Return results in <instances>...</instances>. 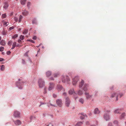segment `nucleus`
Listing matches in <instances>:
<instances>
[{"label": "nucleus", "mask_w": 126, "mask_h": 126, "mask_svg": "<svg viewBox=\"0 0 126 126\" xmlns=\"http://www.w3.org/2000/svg\"><path fill=\"white\" fill-rule=\"evenodd\" d=\"M88 86L87 84H85L84 85L83 88V90L85 92V94L86 95V97L87 99L90 98L92 96V95H90L89 93L86 92L88 90Z\"/></svg>", "instance_id": "nucleus-1"}, {"label": "nucleus", "mask_w": 126, "mask_h": 126, "mask_svg": "<svg viewBox=\"0 0 126 126\" xmlns=\"http://www.w3.org/2000/svg\"><path fill=\"white\" fill-rule=\"evenodd\" d=\"M62 82L63 83H66L67 84H69L70 83V79L69 77L66 76L62 77Z\"/></svg>", "instance_id": "nucleus-2"}, {"label": "nucleus", "mask_w": 126, "mask_h": 126, "mask_svg": "<svg viewBox=\"0 0 126 126\" xmlns=\"http://www.w3.org/2000/svg\"><path fill=\"white\" fill-rule=\"evenodd\" d=\"M45 82L44 80L42 79H39L38 81V84L39 87L41 88L45 86Z\"/></svg>", "instance_id": "nucleus-3"}, {"label": "nucleus", "mask_w": 126, "mask_h": 126, "mask_svg": "<svg viewBox=\"0 0 126 126\" xmlns=\"http://www.w3.org/2000/svg\"><path fill=\"white\" fill-rule=\"evenodd\" d=\"M110 110L107 111L106 112L107 113H105L104 115V118L107 121L109 120L110 119V116L108 113L110 112Z\"/></svg>", "instance_id": "nucleus-4"}, {"label": "nucleus", "mask_w": 126, "mask_h": 126, "mask_svg": "<svg viewBox=\"0 0 126 126\" xmlns=\"http://www.w3.org/2000/svg\"><path fill=\"white\" fill-rule=\"evenodd\" d=\"M79 79L78 76H75L73 79L72 84L73 85H75L77 84Z\"/></svg>", "instance_id": "nucleus-5"}, {"label": "nucleus", "mask_w": 126, "mask_h": 126, "mask_svg": "<svg viewBox=\"0 0 126 126\" xmlns=\"http://www.w3.org/2000/svg\"><path fill=\"white\" fill-rule=\"evenodd\" d=\"M56 103L57 105L61 107L63 105V103L62 100L60 99H58L56 100Z\"/></svg>", "instance_id": "nucleus-6"}, {"label": "nucleus", "mask_w": 126, "mask_h": 126, "mask_svg": "<svg viewBox=\"0 0 126 126\" xmlns=\"http://www.w3.org/2000/svg\"><path fill=\"white\" fill-rule=\"evenodd\" d=\"M70 103V101L69 98L68 97H66L65 101V106L67 107L69 106Z\"/></svg>", "instance_id": "nucleus-7"}, {"label": "nucleus", "mask_w": 126, "mask_h": 126, "mask_svg": "<svg viewBox=\"0 0 126 126\" xmlns=\"http://www.w3.org/2000/svg\"><path fill=\"white\" fill-rule=\"evenodd\" d=\"M69 94L70 95H72L73 94L74 96H75L76 94L78 95L79 94V92H78L77 93H75L73 89H71L69 90L68 92Z\"/></svg>", "instance_id": "nucleus-8"}, {"label": "nucleus", "mask_w": 126, "mask_h": 126, "mask_svg": "<svg viewBox=\"0 0 126 126\" xmlns=\"http://www.w3.org/2000/svg\"><path fill=\"white\" fill-rule=\"evenodd\" d=\"M54 84L52 82H50L49 83V85L48 88V90L51 91L54 88Z\"/></svg>", "instance_id": "nucleus-9"}, {"label": "nucleus", "mask_w": 126, "mask_h": 126, "mask_svg": "<svg viewBox=\"0 0 126 126\" xmlns=\"http://www.w3.org/2000/svg\"><path fill=\"white\" fill-rule=\"evenodd\" d=\"M57 89L58 91H60L62 90L63 91H64L65 89L63 88V87L61 85H58L57 87Z\"/></svg>", "instance_id": "nucleus-10"}, {"label": "nucleus", "mask_w": 126, "mask_h": 126, "mask_svg": "<svg viewBox=\"0 0 126 126\" xmlns=\"http://www.w3.org/2000/svg\"><path fill=\"white\" fill-rule=\"evenodd\" d=\"M111 98H112L114 97H116V99L117 100H118V95L116 93H112L110 95V96Z\"/></svg>", "instance_id": "nucleus-11"}, {"label": "nucleus", "mask_w": 126, "mask_h": 126, "mask_svg": "<svg viewBox=\"0 0 126 126\" xmlns=\"http://www.w3.org/2000/svg\"><path fill=\"white\" fill-rule=\"evenodd\" d=\"M79 116L80 119L81 120H83L84 119L85 117H86V115L85 114L80 113L79 114Z\"/></svg>", "instance_id": "nucleus-12"}, {"label": "nucleus", "mask_w": 126, "mask_h": 126, "mask_svg": "<svg viewBox=\"0 0 126 126\" xmlns=\"http://www.w3.org/2000/svg\"><path fill=\"white\" fill-rule=\"evenodd\" d=\"M20 114V113L16 111H15L13 114L14 116L15 117H19Z\"/></svg>", "instance_id": "nucleus-13"}, {"label": "nucleus", "mask_w": 126, "mask_h": 126, "mask_svg": "<svg viewBox=\"0 0 126 126\" xmlns=\"http://www.w3.org/2000/svg\"><path fill=\"white\" fill-rule=\"evenodd\" d=\"M15 124L16 125H19L21 124V122L19 120H17L14 121Z\"/></svg>", "instance_id": "nucleus-14"}, {"label": "nucleus", "mask_w": 126, "mask_h": 126, "mask_svg": "<svg viewBox=\"0 0 126 126\" xmlns=\"http://www.w3.org/2000/svg\"><path fill=\"white\" fill-rule=\"evenodd\" d=\"M4 4L3 8L4 9L6 10L8 7L9 5L8 3L6 2L4 3Z\"/></svg>", "instance_id": "nucleus-15"}, {"label": "nucleus", "mask_w": 126, "mask_h": 126, "mask_svg": "<svg viewBox=\"0 0 126 126\" xmlns=\"http://www.w3.org/2000/svg\"><path fill=\"white\" fill-rule=\"evenodd\" d=\"M22 84V83H20L19 82H17L16 83V85L17 87H18V88L19 89H21L22 88L21 87H19V86L21 85Z\"/></svg>", "instance_id": "nucleus-16"}, {"label": "nucleus", "mask_w": 126, "mask_h": 126, "mask_svg": "<svg viewBox=\"0 0 126 126\" xmlns=\"http://www.w3.org/2000/svg\"><path fill=\"white\" fill-rule=\"evenodd\" d=\"M0 44L2 46H4L6 44V43L4 40H2L0 42Z\"/></svg>", "instance_id": "nucleus-17"}, {"label": "nucleus", "mask_w": 126, "mask_h": 126, "mask_svg": "<svg viewBox=\"0 0 126 126\" xmlns=\"http://www.w3.org/2000/svg\"><path fill=\"white\" fill-rule=\"evenodd\" d=\"M100 113V111L98 110V108H96L94 110V113L95 114H98Z\"/></svg>", "instance_id": "nucleus-18"}, {"label": "nucleus", "mask_w": 126, "mask_h": 126, "mask_svg": "<svg viewBox=\"0 0 126 126\" xmlns=\"http://www.w3.org/2000/svg\"><path fill=\"white\" fill-rule=\"evenodd\" d=\"M121 111V110L120 109H116L114 111V113L115 114L120 113Z\"/></svg>", "instance_id": "nucleus-19"}, {"label": "nucleus", "mask_w": 126, "mask_h": 126, "mask_svg": "<svg viewBox=\"0 0 126 126\" xmlns=\"http://www.w3.org/2000/svg\"><path fill=\"white\" fill-rule=\"evenodd\" d=\"M29 14L28 12L26 10H25L23 12H22V14L24 16L27 15Z\"/></svg>", "instance_id": "nucleus-20"}, {"label": "nucleus", "mask_w": 126, "mask_h": 126, "mask_svg": "<svg viewBox=\"0 0 126 126\" xmlns=\"http://www.w3.org/2000/svg\"><path fill=\"white\" fill-rule=\"evenodd\" d=\"M35 118H36V117L34 116H30V122H31L32 120L35 119Z\"/></svg>", "instance_id": "nucleus-21"}, {"label": "nucleus", "mask_w": 126, "mask_h": 126, "mask_svg": "<svg viewBox=\"0 0 126 126\" xmlns=\"http://www.w3.org/2000/svg\"><path fill=\"white\" fill-rule=\"evenodd\" d=\"M51 75V72L50 71H48L46 73V75L47 77L50 76Z\"/></svg>", "instance_id": "nucleus-22"}, {"label": "nucleus", "mask_w": 126, "mask_h": 126, "mask_svg": "<svg viewBox=\"0 0 126 126\" xmlns=\"http://www.w3.org/2000/svg\"><path fill=\"white\" fill-rule=\"evenodd\" d=\"M26 0H21L20 2L21 4L22 5H24L25 4Z\"/></svg>", "instance_id": "nucleus-23"}, {"label": "nucleus", "mask_w": 126, "mask_h": 126, "mask_svg": "<svg viewBox=\"0 0 126 126\" xmlns=\"http://www.w3.org/2000/svg\"><path fill=\"white\" fill-rule=\"evenodd\" d=\"M125 115V113H122L120 117V118L121 119L123 118Z\"/></svg>", "instance_id": "nucleus-24"}, {"label": "nucleus", "mask_w": 126, "mask_h": 126, "mask_svg": "<svg viewBox=\"0 0 126 126\" xmlns=\"http://www.w3.org/2000/svg\"><path fill=\"white\" fill-rule=\"evenodd\" d=\"M16 43L15 42H14L13 43L12 47L11 48V49H13L16 47Z\"/></svg>", "instance_id": "nucleus-25"}, {"label": "nucleus", "mask_w": 126, "mask_h": 126, "mask_svg": "<svg viewBox=\"0 0 126 126\" xmlns=\"http://www.w3.org/2000/svg\"><path fill=\"white\" fill-rule=\"evenodd\" d=\"M28 30L25 29L23 31V33L24 34H26L28 33Z\"/></svg>", "instance_id": "nucleus-26"}, {"label": "nucleus", "mask_w": 126, "mask_h": 126, "mask_svg": "<svg viewBox=\"0 0 126 126\" xmlns=\"http://www.w3.org/2000/svg\"><path fill=\"white\" fill-rule=\"evenodd\" d=\"M0 69L1 71H4L5 70V66L4 65H2L1 66Z\"/></svg>", "instance_id": "nucleus-27"}, {"label": "nucleus", "mask_w": 126, "mask_h": 126, "mask_svg": "<svg viewBox=\"0 0 126 126\" xmlns=\"http://www.w3.org/2000/svg\"><path fill=\"white\" fill-rule=\"evenodd\" d=\"M114 124L116 125H118L119 123L118 121L117 120H115L113 122Z\"/></svg>", "instance_id": "nucleus-28"}, {"label": "nucleus", "mask_w": 126, "mask_h": 126, "mask_svg": "<svg viewBox=\"0 0 126 126\" xmlns=\"http://www.w3.org/2000/svg\"><path fill=\"white\" fill-rule=\"evenodd\" d=\"M32 23L33 24H36L37 23L36 20V19H33L32 21Z\"/></svg>", "instance_id": "nucleus-29"}, {"label": "nucleus", "mask_w": 126, "mask_h": 126, "mask_svg": "<svg viewBox=\"0 0 126 126\" xmlns=\"http://www.w3.org/2000/svg\"><path fill=\"white\" fill-rule=\"evenodd\" d=\"M23 18V16L21 15H20L19 17V18L18 20V22H20L21 21L22 19Z\"/></svg>", "instance_id": "nucleus-30"}, {"label": "nucleus", "mask_w": 126, "mask_h": 126, "mask_svg": "<svg viewBox=\"0 0 126 126\" xmlns=\"http://www.w3.org/2000/svg\"><path fill=\"white\" fill-rule=\"evenodd\" d=\"M9 24V23L6 21H4L3 23V24L4 25H6V26H7Z\"/></svg>", "instance_id": "nucleus-31"}, {"label": "nucleus", "mask_w": 126, "mask_h": 126, "mask_svg": "<svg viewBox=\"0 0 126 126\" xmlns=\"http://www.w3.org/2000/svg\"><path fill=\"white\" fill-rule=\"evenodd\" d=\"M84 101L83 99L81 98L79 100V102H80L82 104H83Z\"/></svg>", "instance_id": "nucleus-32"}, {"label": "nucleus", "mask_w": 126, "mask_h": 126, "mask_svg": "<svg viewBox=\"0 0 126 126\" xmlns=\"http://www.w3.org/2000/svg\"><path fill=\"white\" fill-rule=\"evenodd\" d=\"M14 20L16 22H17L18 21V18L16 17V16H15L14 17Z\"/></svg>", "instance_id": "nucleus-33"}, {"label": "nucleus", "mask_w": 126, "mask_h": 126, "mask_svg": "<svg viewBox=\"0 0 126 126\" xmlns=\"http://www.w3.org/2000/svg\"><path fill=\"white\" fill-rule=\"evenodd\" d=\"M18 34H16L14 35L12 37V38L13 39H15L18 37Z\"/></svg>", "instance_id": "nucleus-34"}, {"label": "nucleus", "mask_w": 126, "mask_h": 126, "mask_svg": "<svg viewBox=\"0 0 126 126\" xmlns=\"http://www.w3.org/2000/svg\"><path fill=\"white\" fill-rule=\"evenodd\" d=\"M47 93V89L46 88H45L44 89V92L43 93L44 94H45Z\"/></svg>", "instance_id": "nucleus-35"}, {"label": "nucleus", "mask_w": 126, "mask_h": 126, "mask_svg": "<svg viewBox=\"0 0 126 126\" xmlns=\"http://www.w3.org/2000/svg\"><path fill=\"white\" fill-rule=\"evenodd\" d=\"M12 41H10L8 42V45L9 46H11L12 45Z\"/></svg>", "instance_id": "nucleus-36"}, {"label": "nucleus", "mask_w": 126, "mask_h": 126, "mask_svg": "<svg viewBox=\"0 0 126 126\" xmlns=\"http://www.w3.org/2000/svg\"><path fill=\"white\" fill-rule=\"evenodd\" d=\"M6 32L4 31H3L2 32V35H6Z\"/></svg>", "instance_id": "nucleus-37"}, {"label": "nucleus", "mask_w": 126, "mask_h": 126, "mask_svg": "<svg viewBox=\"0 0 126 126\" xmlns=\"http://www.w3.org/2000/svg\"><path fill=\"white\" fill-rule=\"evenodd\" d=\"M2 17L3 18H5L6 17V14H4L2 15Z\"/></svg>", "instance_id": "nucleus-38"}, {"label": "nucleus", "mask_w": 126, "mask_h": 126, "mask_svg": "<svg viewBox=\"0 0 126 126\" xmlns=\"http://www.w3.org/2000/svg\"><path fill=\"white\" fill-rule=\"evenodd\" d=\"M20 38L21 40H23L24 39V36L22 35H21L20 36Z\"/></svg>", "instance_id": "nucleus-39"}, {"label": "nucleus", "mask_w": 126, "mask_h": 126, "mask_svg": "<svg viewBox=\"0 0 126 126\" xmlns=\"http://www.w3.org/2000/svg\"><path fill=\"white\" fill-rule=\"evenodd\" d=\"M4 47H0V51L1 52L3 51L4 50Z\"/></svg>", "instance_id": "nucleus-40"}, {"label": "nucleus", "mask_w": 126, "mask_h": 126, "mask_svg": "<svg viewBox=\"0 0 126 126\" xmlns=\"http://www.w3.org/2000/svg\"><path fill=\"white\" fill-rule=\"evenodd\" d=\"M59 75V74L58 73H56L54 75V77L56 78L58 77Z\"/></svg>", "instance_id": "nucleus-41"}, {"label": "nucleus", "mask_w": 126, "mask_h": 126, "mask_svg": "<svg viewBox=\"0 0 126 126\" xmlns=\"http://www.w3.org/2000/svg\"><path fill=\"white\" fill-rule=\"evenodd\" d=\"M40 104L39 106V107H40L41 105H44L46 104L44 102H40Z\"/></svg>", "instance_id": "nucleus-42"}, {"label": "nucleus", "mask_w": 126, "mask_h": 126, "mask_svg": "<svg viewBox=\"0 0 126 126\" xmlns=\"http://www.w3.org/2000/svg\"><path fill=\"white\" fill-rule=\"evenodd\" d=\"M27 41H28L30 42H31L32 43H35L34 41L32 40H28Z\"/></svg>", "instance_id": "nucleus-43"}, {"label": "nucleus", "mask_w": 126, "mask_h": 126, "mask_svg": "<svg viewBox=\"0 0 126 126\" xmlns=\"http://www.w3.org/2000/svg\"><path fill=\"white\" fill-rule=\"evenodd\" d=\"M118 95V96H119L120 97H121L123 95V94L122 93L120 94H117Z\"/></svg>", "instance_id": "nucleus-44"}, {"label": "nucleus", "mask_w": 126, "mask_h": 126, "mask_svg": "<svg viewBox=\"0 0 126 126\" xmlns=\"http://www.w3.org/2000/svg\"><path fill=\"white\" fill-rule=\"evenodd\" d=\"M84 82V81L83 80H82L80 82V85H81V86H82L83 85V84Z\"/></svg>", "instance_id": "nucleus-45"}, {"label": "nucleus", "mask_w": 126, "mask_h": 126, "mask_svg": "<svg viewBox=\"0 0 126 126\" xmlns=\"http://www.w3.org/2000/svg\"><path fill=\"white\" fill-rule=\"evenodd\" d=\"M30 4H31V3L30 2H29L27 3V6H28V8H29L30 7Z\"/></svg>", "instance_id": "nucleus-46"}, {"label": "nucleus", "mask_w": 126, "mask_h": 126, "mask_svg": "<svg viewBox=\"0 0 126 126\" xmlns=\"http://www.w3.org/2000/svg\"><path fill=\"white\" fill-rule=\"evenodd\" d=\"M14 28V27L13 26L10 27L9 28V31H11L12 29H13Z\"/></svg>", "instance_id": "nucleus-47"}, {"label": "nucleus", "mask_w": 126, "mask_h": 126, "mask_svg": "<svg viewBox=\"0 0 126 126\" xmlns=\"http://www.w3.org/2000/svg\"><path fill=\"white\" fill-rule=\"evenodd\" d=\"M112 123H109L108 124V126H112Z\"/></svg>", "instance_id": "nucleus-48"}, {"label": "nucleus", "mask_w": 126, "mask_h": 126, "mask_svg": "<svg viewBox=\"0 0 126 126\" xmlns=\"http://www.w3.org/2000/svg\"><path fill=\"white\" fill-rule=\"evenodd\" d=\"M46 126H53V125L51 123H50L48 125Z\"/></svg>", "instance_id": "nucleus-49"}, {"label": "nucleus", "mask_w": 126, "mask_h": 126, "mask_svg": "<svg viewBox=\"0 0 126 126\" xmlns=\"http://www.w3.org/2000/svg\"><path fill=\"white\" fill-rule=\"evenodd\" d=\"M37 37L36 36H33V38L32 39L33 40H35L36 39Z\"/></svg>", "instance_id": "nucleus-50"}, {"label": "nucleus", "mask_w": 126, "mask_h": 126, "mask_svg": "<svg viewBox=\"0 0 126 126\" xmlns=\"http://www.w3.org/2000/svg\"><path fill=\"white\" fill-rule=\"evenodd\" d=\"M10 53H11V52L9 51H8L6 53L8 55H9V54H10Z\"/></svg>", "instance_id": "nucleus-51"}, {"label": "nucleus", "mask_w": 126, "mask_h": 126, "mask_svg": "<svg viewBox=\"0 0 126 126\" xmlns=\"http://www.w3.org/2000/svg\"><path fill=\"white\" fill-rule=\"evenodd\" d=\"M4 61V60L2 58H0V61L1 62Z\"/></svg>", "instance_id": "nucleus-52"}, {"label": "nucleus", "mask_w": 126, "mask_h": 126, "mask_svg": "<svg viewBox=\"0 0 126 126\" xmlns=\"http://www.w3.org/2000/svg\"><path fill=\"white\" fill-rule=\"evenodd\" d=\"M50 104L51 106H53L54 107H56V106L55 105H52L51 104V103H50Z\"/></svg>", "instance_id": "nucleus-53"}, {"label": "nucleus", "mask_w": 126, "mask_h": 126, "mask_svg": "<svg viewBox=\"0 0 126 126\" xmlns=\"http://www.w3.org/2000/svg\"><path fill=\"white\" fill-rule=\"evenodd\" d=\"M82 122H80V121H79V125H81L83 123H82Z\"/></svg>", "instance_id": "nucleus-54"}, {"label": "nucleus", "mask_w": 126, "mask_h": 126, "mask_svg": "<svg viewBox=\"0 0 126 126\" xmlns=\"http://www.w3.org/2000/svg\"><path fill=\"white\" fill-rule=\"evenodd\" d=\"M67 93H64L63 94V95L64 96H66V95Z\"/></svg>", "instance_id": "nucleus-55"}, {"label": "nucleus", "mask_w": 126, "mask_h": 126, "mask_svg": "<svg viewBox=\"0 0 126 126\" xmlns=\"http://www.w3.org/2000/svg\"><path fill=\"white\" fill-rule=\"evenodd\" d=\"M79 95H81L82 94V92H81L80 91H79Z\"/></svg>", "instance_id": "nucleus-56"}, {"label": "nucleus", "mask_w": 126, "mask_h": 126, "mask_svg": "<svg viewBox=\"0 0 126 126\" xmlns=\"http://www.w3.org/2000/svg\"><path fill=\"white\" fill-rule=\"evenodd\" d=\"M22 63L23 64H24L25 63V61L24 60H22Z\"/></svg>", "instance_id": "nucleus-57"}, {"label": "nucleus", "mask_w": 126, "mask_h": 126, "mask_svg": "<svg viewBox=\"0 0 126 126\" xmlns=\"http://www.w3.org/2000/svg\"><path fill=\"white\" fill-rule=\"evenodd\" d=\"M53 97H54V98H55L56 97V95L55 94H53Z\"/></svg>", "instance_id": "nucleus-58"}, {"label": "nucleus", "mask_w": 126, "mask_h": 126, "mask_svg": "<svg viewBox=\"0 0 126 126\" xmlns=\"http://www.w3.org/2000/svg\"><path fill=\"white\" fill-rule=\"evenodd\" d=\"M29 62L30 63H32V61L31 60V59H29Z\"/></svg>", "instance_id": "nucleus-59"}, {"label": "nucleus", "mask_w": 126, "mask_h": 126, "mask_svg": "<svg viewBox=\"0 0 126 126\" xmlns=\"http://www.w3.org/2000/svg\"><path fill=\"white\" fill-rule=\"evenodd\" d=\"M86 124L87 125H89V122L88 121L86 123Z\"/></svg>", "instance_id": "nucleus-60"}, {"label": "nucleus", "mask_w": 126, "mask_h": 126, "mask_svg": "<svg viewBox=\"0 0 126 126\" xmlns=\"http://www.w3.org/2000/svg\"><path fill=\"white\" fill-rule=\"evenodd\" d=\"M75 126H79V124L78 123L77 124L75 125Z\"/></svg>", "instance_id": "nucleus-61"}, {"label": "nucleus", "mask_w": 126, "mask_h": 126, "mask_svg": "<svg viewBox=\"0 0 126 126\" xmlns=\"http://www.w3.org/2000/svg\"><path fill=\"white\" fill-rule=\"evenodd\" d=\"M50 79H51V80H54V79L52 77L51 78H50Z\"/></svg>", "instance_id": "nucleus-62"}, {"label": "nucleus", "mask_w": 126, "mask_h": 126, "mask_svg": "<svg viewBox=\"0 0 126 126\" xmlns=\"http://www.w3.org/2000/svg\"><path fill=\"white\" fill-rule=\"evenodd\" d=\"M19 46H20L19 45V44H18V45H16V47H18Z\"/></svg>", "instance_id": "nucleus-63"}, {"label": "nucleus", "mask_w": 126, "mask_h": 126, "mask_svg": "<svg viewBox=\"0 0 126 126\" xmlns=\"http://www.w3.org/2000/svg\"><path fill=\"white\" fill-rule=\"evenodd\" d=\"M41 45V44H40L39 46H37V47H39Z\"/></svg>", "instance_id": "nucleus-64"}]
</instances>
